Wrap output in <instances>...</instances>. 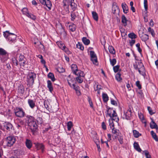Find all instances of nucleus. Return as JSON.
<instances>
[{
    "instance_id": "f704fd0d",
    "label": "nucleus",
    "mask_w": 158,
    "mask_h": 158,
    "mask_svg": "<svg viewBox=\"0 0 158 158\" xmlns=\"http://www.w3.org/2000/svg\"><path fill=\"white\" fill-rule=\"evenodd\" d=\"M116 80L118 81H120L122 78L121 77V74L120 73H118L115 75V76Z\"/></svg>"
},
{
    "instance_id": "9b49d317",
    "label": "nucleus",
    "mask_w": 158,
    "mask_h": 158,
    "mask_svg": "<svg viewBox=\"0 0 158 158\" xmlns=\"http://www.w3.org/2000/svg\"><path fill=\"white\" fill-rule=\"evenodd\" d=\"M73 73L77 75L78 77H84L85 75L83 71L78 69L75 72H74V73Z\"/></svg>"
},
{
    "instance_id": "69168bd1",
    "label": "nucleus",
    "mask_w": 158,
    "mask_h": 158,
    "mask_svg": "<svg viewBox=\"0 0 158 158\" xmlns=\"http://www.w3.org/2000/svg\"><path fill=\"white\" fill-rule=\"evenodd\" d=\"M88 100L90 106L92 108H93V103L91 98L89 97H88Z\"/></svg>"
},
{
    "instance_id": "7ed1b4c3",
    "label": "nucleus",
    "mask_w": 158,
    "mask_h": 158,
    "mask_svg": "<svg viewBox=\"0 0 158 158\" xmlns=\"http://www.w3.org/2000/svg\"><path fill=\"white\" fill-rule=\"evenodd\" d=\"M107 115L110 118V119H114V120L118 122L119 121V118L115 110L112 108H109L107 110Z\"/></svg>"
},
{
    "instance_id": "2eb2a0df",
    "label": "nucleus",
    "mask_w": 158,
    "mask_h": 158,
    "mask_svg": "<svg viewBox=\"0 0 158 158\" xmlns=\"http://www.w3.org/2000/svg\"><path fill=\"white\" fill-rule=\"evenodd\" d=\"M0 58L2 62H5L9 58L8 53L5 55H3L0 56Z\"/></svg>"
},
{
    "instance_id": "13d9d810",
    "label": "nucleus",
    "mask_w": 158,
    "mask_h": 158,
    "mask_svg": "<svg viewBox=\"0 0 158 158\" xmlns=\"http://www.w3.org/2000/svg\"><path fill=\"white\" fill-rule=\"evenodd\" d=\"M71 19L72 21H73L76 17V16L73 11L71 12Z\"/></svg>"
},
{
    "instance_id": "ea45409f",
    "label": "nucleus",
    "mask_w": 158,
    "mask_h": 158,
    "mask_svg": "<svg viewBox=\"0 0 158 158\" xmlns=\"http://www.w3.org/2000/svg\"><path fill=\"white\" fill-rule=\"evenodd\" d=\"M119 131L116 129L114 127L112 129V132L113 134H116L117 135H118L119 134Z\"/></svg>"
},
{
    "instance_id": "423d86ee",
    "label": "nucleus",
    "mask_w": 158,
    "mask_h": 158,
    "mask_svg": "<svg viewBox=\"0 0 158 158\" xmlns=\"http://www.w3.org/2000/svg\"><path fill=\"white\" fill-rule=\"evenodd\" d=\"M14 112L15 115L18 117L23 118L25 115V113L22 108L16 107L14 109Z\"/></svg>"
},
{
    "instance_id": "2f4dec72",
    "label": "nucleus",
    "mask_w": 158,
    "mask_h": 158,
    "mask_svg": "<svg viewBox=\"0 0 158 158\" xmlns=\"http://www.w3.org/2000/svg\"><path fill=\"white\" fill-rule=\"evenodd\" d=\"M71 67L73 73H74V72H75L77 70V66L75 64H72L71 66Z\"/></svg>"
},
{
    "instance_id": "774afa93",
    "label": "nucleus",
    "mask_w": 158,
    "mask_h": 158,
    "mask_svg": "<svg viewBox=\"0 0 158 158\" xmlns=\"http://www.w3.org/2000/svg\"><path fill=\"white\" fill-rule=\"evenodd\" d=\"M94 88L95 91L100 90L101 89V86L98 85H95L94 86Z\"/></svg>"
},
{
    "instance_id": "72a5a7b5",
    "label": "nucleus",
    "mask_w": 158,
    "mask_h": 158,
    "mask_svg": "<svg viewBox=\"0 0 158 158\" xmlns=\"http://www.w3.org/2000/svg\"><path fill=\"white\" fill-rule=\"evenodd\" d=\"M69 29L72 31H74L76 29V26L74 24L69 26Z\"/></svg>"
},
{
    "instance_id": "0eeeda50",
    "label": "nucleus",
    "mask_w": 158,
    "mask_h": 158,
    "mask_svg": "<svg viewBox=\"0 0 158 158\" xmlns=\"http://www.w3.org/2000/svg\"><path fill=\"white\" fill-rule=\"evenodd\" d=\"M123 119L129 120L131 118V112L130 110L125 109L124 111V114L122 116Z\"/></svg>"
},
{
    "instance_id": "f3484780",
    "label": "nucleus",
    "mask_w": 158,
    "mask_h": 158,
    "mask_svg": "<svg viewBox=\"0 0 158 158\" xmlns=\"http://www.w3.org/2000/svg\"><path fill=\"white\" fill-rule=\"evenodd\" d=\"M47 87L48 88L49 91L52 93L53 90V87L52 85V83L50 80H48L47 81Z\"/></svg>"
},
{
    "instance_id": "8fccbe9b",
    "label": "nucleus",
    "mask_w": 158,
    "mask_h": 158,
    "mask_svg": "<svg viewBox=\"0 0 158 158\" xmlns=\"http://www.w3.org/2000/svg\"><path fill=\"white\" fill-rule=\"evenodd\" d=\"M82 77H76V80L77 81L80 83H82L83 79L82 78Z\"/></svg>"
},
{
    "instance_id": "6e6552de",
    "label": "nucleus",
    "mask_w": 158,
    "mask_h": 158,
    "mask_svg": "<svg viewBox=\"0 0 158 158\" xmlns=\"http://www.w3.org/2000/svg\"><path fill=\"white\" fill-rule=\"evenodd\" d=\"M16 35L14 34L10 33L9 35L8 40L10 42H13L16 39Z\"/></svg>"
},
{
    "instance_id": "4c0bfd02",
    "label": "nucleus",
    "mask_w": 158,
    "mask_h": 158,
    "mask_svg": "<svg viewBox=\"0 0 158 158\" xmlns=\"http://www.w3.org/2000/svg\"><path fill=\"white\" fill-rule=\"evenodd\" d=\"M133 133L134 136L135 138H138L141 135V134H139L138 131L135 130H133Z\"/></svg>"
},
{
    "instance_id": "e433bc0d",
    "label": "nucleus",
    "mask_w": 158,
    "mask_h": 158,
    "mask_svg": "<svg viewBox=\"0 0 158 158\" xmlns=\"http://www.w3.org/2000/svg\"><path fill=\"white\" fill-rule=\"evenodd\" d=\"M113 120H114V119H110L109 120V126L111 129L114 127V123L113 122Z\"/></svg>"
},
{
    "instance_id": "a18cd8bd",
    "label": "nucleus",
    "mask_w": 158,
    "mask_h": 158,
    "mask_svg": "<svg viewBox=\"0 0 158 158\" xmlns=\"http://www.w3.org/2000/svg\"><path fill=\"white\" fill-rule=\"evenodd\" d=\"M146 158H151V156L149 153V152L147 150H145L143 151Z\"/></svg>"
},
{
    "instance_id": "473e14b6",
    "label": "nucleus",
    "mask_w": 158,
    "mask_h": 158,
    "mask_svg": "<svg viewBox=\"0 0 158 158\" xmlns=\"http://www.w3.org/2000/svg\"><path fill=\"white\" fill-rule=\"evenodd\" d=\"M92 15L94 19L96 21H97L98 20V16L96 12L94 11L92 12Z\"/></svg>"
},
{
    "instance_id": "dca6fc26",
    "label": "nucleus",
    "mask_w": 158,
    "mask_h": 158,
    "mask_svg": "<svg viewBox=\"0 0 158 158\" xmlns=\"http://www.w3.org/2000/svg\"><path fill=\"white\" fill-rule=\"evenodd\" d=\"M72 88H73L76 91V93L78 95H80L81 94L79 86L76 85V84H75L74 85L72 86Z\"/></svg>"
},
{
    "instance_id": "4468645a",
    "label": "nucleus",
    "mask_w": 158,
    "mask_h": 158,
    "mask_svg": "<svg viewBox=\"0 0 158 158\" xmlns=\"http://www.w3.org/2000/svg\"><path fill=\"white\" fill-rule=\"evenodd\" d=\"M28 103L31 108L33 109L35 106V101L33 100L29 99L28 100Z\"/></svg>"
},
{
    "instance_id": "6ab92c4d",
    "label": "nucleus",
    "mask_w": 158,
    "mask_h": 158,
    "mask_svg": "<svg viewBox=\"0 0 158 158\" xmlns=\"http://www.w3.org/2000/svg\"><path fill=\"white\" fill-rule=\"evenodd\" d=\"M27 148L30 149L32 146V143L31 141L29 139H27L25 142Z\"/></svg>"
},
{
    "instance_id": "0e129e2a",
    "label": "nucleus",
    "mask_w": 158,
    "mask_h": 158,
    "mask_svg": "<svg viewBox=\"0 0 158 158\" xmlns=\"http://www.w3.org/2000/svg\"><path fill=\"white\" fill-rule=\"evenodd\" d=\"M24 60H26V58H25L24 56L22 55H20L19 57V62Z\"/></svg>"
},
{
    "instance_id": "79ce46f5",
    "label": "nucleus",
    "mask_w": 158,
    "mask_h": 158,
    "mask_svg": "<svg viewBox=\"0 0 158 158\" xmlns=\"http://www.w3.org/2000/svg\"><path fill=\"white\" fill-rule=\"evenodd\" d=\"M128 37L132 39H135L136 38L137 36L133 33H131L128 35Z\"/></svg>"
},
{
    "instance_id": "bb28decb",
    "label": "nucleus",
    "mask_w": 158,
    "mask_h": 158,
    "mask_svg": "<svg viewBox=\"0 0 158 158\" xmlns=\"http://www.w3.org/2000/svg\"><path fill=\"white\" fill-rule=\"evenodd\" d=\"M56 44L62 50L64 49V48L65 46V45L61 41L57 42Z\"/></svg>"
},
{
    "instance_id": "58836bf2",
    "label": "nucleus",
    "mask_w": 158,
    "mask_h": 158,
    "mask_svg": "<svg viewBox=\"0 0 158 158\" xmlns=\"http://www.w3.org/2000/svg\"><path fill=\"white\" fill-rule=\"evenodd\" d=\"M7 53H8L4 49L0 48V57Z\"/></svg>"
},
{
    "instance_id": "9d476101",
    "label": "nucleus",
    "mask_w": 158,
    "mask_h": 158,
    "mask_svg": "<svg viewBox=\"0 0 158 158\" xmlns=\"http://www.w3.org/2000/svg\"><path fill=\"white\" fill-rule=\"evenodd\" d=\"M68 83L70 86L72 87V86L75 84L74 79V78L70 79V75H69L67 79Z\"/></svg>"
},
{
    "instance_id": "6e6d98bb",
    "label": "nucleus",
    "mask_w": 158,
    "mask_h": 158,
    "mask_svg": "<svg viewBox=\"0 0 158 158\" xmlns=\"http://www.w3.org/2000/svg\"><path fill=\"white\" fill-rule=\"evenodd\" d=\"M91 60L93 62V63L94 64H98V60L97 57H95V58H91Z\"/></svg>"
},
{
    "instance_id": "5701e85b",
    "label": "nucleus",
    "mask_w": 158,
    "mask_h": 158,
    "mask_svg": "<svg viewBox=\"0 0 158 158\" xmlns=\"http://www.w3.org/2000/svg\"><path fill=\"white\" fill-rule=\"evenodd\" d=\"M36 146L38 150L41 149L42 152L43 151L44 147V146L43 144L37 143Z\"/></svg>"
},
{
    "instance_id": "cd10ccee",
    "label": "nucleus",
    "mask_w": 158,
    "mask_h": 158,
    "mask_svg": "<svg viewBox=\"0 0 158 158\" xmlns=\"http://www.w3.org/2000/svg\"><path fill=\"white\" fill-rule=\"evenodd\" d=\"M151 134L152 135V137L156 142L158 141V138L157 137L156 135L153 131H151Z\"/></svg>"
},
{
    "instance_id": "f03ea898",
    "label": "nucleus",
    "mask_w": 158,
    "mask_h": 158,
    "mask_svg": "<svg viewBox=\"0 0 158 158\" xmlns=\"http://www.w3.org/2000/svg\"><path fill=\"white\" fill-rule=\"evenodd\" d=\"M28 125L30 127V129L33 132H35L37 128L36 121L34 118L31 116L27 117Z\"/></svg>"
},
{
    "instance_id": "338daca9",
    "label": "nucleus",
    "mask_w": 158,
    "mask_h": 158,
    "mask_svg": "<svg viewBox=\"0 0 158 158\" xmlns=\"http://www.w3.org/2000/svg\"><path fill=\"white\" fill-rule=\"evenodd\" d=\"M136 46L137 48V49L139 52L140 53H141L142 52V50L140 48V44L139 43H138L136 44Z\"/></svg>"
},
{
    "instance_id": "ddd939ff",
    "label": "nucleus",
    "mask_w": 158,
    "mask_h": 158,
    "mask_svg": "<svg viewBox=\"0 0 158 158\" xmlns=\"http://www.w3.org/2000/svg\"><path fill=\"white\" fill-rule=\"evenodd\" d=\"M152 121L150 123V127L152 129H158V127L156 123L154 121L153 119H151Z\"/></svg>"
},
{
    "instance_id": "393cba45",
    "label": "nucleus",
    "mask_w": 158,
    "mask_h": 158,
    "mask_svg": "<svg viewBox=\"0 0 158 158\" xmlns=\"http://www.w3.org/2000/svg\"><path fill=\"white\" fill-rule=\"evenodd\" d=\"M140 38L142 41L145 42L148 39L149 36L148 35L144 34L142 35Z\"/></svg>"
},
{
    "instance_id": "7c9ffc66",
    "label": "nucleus",
    "mask_w": 158,
    "mask_h": 158,
    "mask_svg": "<svg viewBox=\"0 0 158 158\" xmlns=\"http://www.w3.org/2000/svg\"><path fill=\"white\" fill-rule=\"evenodd\" d=\"M119 10L118 7L115 5H113L112 6V11L113 14H115L116 13V11Z\"/></svg>"
},
{
    "instance_id": "c756f323",
    "label": "nucleus",
    "mask_w": 158,
    "mask_h": 158,
    "mask_svg": "<svg viewBox=\"0 0 158 158\" xmlns=\"http://www.w3.org/2000/svg\"><path fill=\"white\" fill-rule=\"evenodd\" d=\"M48 78L51 79L52 81H54L55 80V78L54 77V76L53 73H49L48 75Z\"/></svg>"
},
{
    "instance_id": "b1692460",
    "label": "nucleus",
    "mask_w": 158,
    "mask_h": 158,
    "mask_svg": "<svg viewBox=\"0 0 158 158\" xmlns=\"http://www.w3.org/2000/svg\"><path fill=\"white\" fill-rule=\"evenodd\" d=\"M102 97L104 102H106L109 100V97L107 94L106 93L102 94Z\"/></svg>"
},
{
    "instance_id": "a19ab883",
    "label": "nucleus",
    "mask_w": 158,
    "mask_h": 158,
    "mask_svg": "<svg viewBox=\"0 0 158 158\" xmlns=\"http://www.w3.org/2000/svg\"><path fill=\"white\" fill-rule=\"evenodd\" d=\"M73 126V125L71 121L67 123V126L68 130L69 131H70Z\"/></svg>"
},
{
    "instance_id": "de8ad7c7",
    "label": "nucleus",
    "mask_w": 158,
    "mask_h": 158,
    "mask_svg": "<svg viewBox=\"0 0 158 158\" xmlns=\"http://www.w3.org/2000/svg\"><path fill=\"white\" fill-rule=\"evenodd\" d=\"M110 64L112 66H114L116 63V59L115 58L113 59H110Z\"/></svg>"
},
{
    "instance_id": "5fc2aeb1",
    "label": "nucleus",
    "mask_w": 158,
    "mask_h": 158,
    "mask_svg": "<svg viewBox=\"0 0 158 158\" xmlns=\"http://www.w3.org/2000/svg\"><path fill=\"white\" fill-rule=\"evenodd\" d=\"M90 56L91 58H95V57H97L94 51H90Z\"/></svg>"
},
{
    "instance_id": "680f3d73",
    "label": "nucleus",
    "mask_w": 158,
    "mask_h": 158,
    "mask_svg": "<svg viewBox=\"0 0 158 158\" xmlns=\"http://www.w3.org/2000/svg\"><path fill=\"white\" fill-rule=\"evenodd\" d=\"M147 108L150 115H152L155 113V112H153L152 108L150 106H148Z\"/></svg>"
},
{
    "instance_id": "c9c22d12",
    "label": "nucleus",
    "mask_w": 158,
    "mask_h": 158,
    "mask_svg": "<svg viewBox=\"0 0 158 158\" xmlns=\"http://www.w3.org/2000/svg\"><path fill=\"white\" fill-rule=\"evenodd\" d=\"M108 49L110 53L112 54H114L115 53V51L114 48L112 46H109L108 47Z\"/></svg>"
},
{
    "instance_id": "603ef678",
    "label": "nucleus",
    "mask_w": 158,
    "mask_h": 158,
    "mask_svg": "<svg viewBox=\"0 0 158 158\" xmlns=\"http://www.w3.org/2000/svg\"><path fill=\"white\" fill-rule=\"evenodd\" d=\"M148 31L150 32L152 36L153 37L155 36V33L153 29H152L150 27H149L148 29Z\"/></svg>"
},
{
    "instance_id": "1a4fd4ad",
    "label": "nucleus",
    "mask_w": 158,
    "mask_h": 158,
    "mask_svg": "<svg viewBox=\"0 0 158 158\" xmlns=\"http://www.w3.org/2000/svg\"><path fill=\"white\" fill-rule=\"evenodd\" d=\"M140 66H141L140 68H139L138 67V65H134V68L135 69H138V71L140 74H142V71L140 70V69L141 70H142L143 71H144V67L143 66V64L141 62H140Z\"/></svg>"
},
{
    "instance_id": "864d4df0",
    "label": "nucleus",
    "mask_w": 158,
    "mask_h": 158,
    "mask_svg": "<svg viewBox=\"0 0 158 158\" xmlns=\"http://www.w3.org/2000/svg\"><path fill=\"white\" fill-rule=\"evenodd\" d=\"M27 16L29 18H30L31 19L35 20L36 19V17L34 15L32 14H31L29 13L28 14V15Z\"/></svg>"
},
{
    "instance_id": "3c124183",
    "label": "nucleus",
    "mask_w": 158,
    "mask_h": 158,
    "mask_svg": "<svg viewBox=\"0 0 158 158\" xmlns=\"http://www.w3.org/2000/svg\"><path fill=\"white\" fill-rule=\"evenodd\" d=\"M76 47L77 48L81 50H84V48L83 46H82V44H81L79 43L76 45Z\"/></svg>"
},
{
    "instance_id": "37998d69",
    "label": "nucleus",
    "mask_w": 158,
    "mask_h": 158,
    "mask_svg": "<svg viewBox=\"0 0 158 158\" xmlns=\"http://www.w3.org/2000/svg\"><path fill=\"white\" fill-rule=\"evenodd\" d=\"M22 11L24 15L27 16L29 13H28V10L27 8H24L22 10Z\"/></svg>"
},
{
    "instance_id": "4d7b16f0",
    "label": "nucleus",
    "mask_w": 158,
    "mask_h": 158,
    "mask_svg": "<svg viewBox=\"0 0 158 158\" xmlns=\"http://www.w3.org/2000/svg\"><path fill=\"white\" fill-rule=\"evenodd\" d=\"M144 6L146 11L148 10V2L147 0H144Z\"/></svg>"
},
{
    "instance_id": "052dcab7",
    "label": "nucleus",
    "mask_w": 158,
    "mask_h": 158,
    "mask_svg": "<svg viewBox=\"0 0 158 158\" xmlns=\"http://www.w3.org/2000/svg\"><path fill=\"white\" fill-rule=\"evenodd\" d=\"M10 33L9 31H6L4 33L3 35L5 38L8 39L9 37V35H10Z\"/></svg>"
},
{
    "instance_id": "aec40b11",
    "label": "nucleus",
    "mask_w": 158,
    "mask_h": 158,
    "mask_svg": "<svg viewBox=\"0 0 158 158\" xmlns=\"http://www.w3.org/2000/svg\"><path fill=\"white\" fill-rule=\"evenodd\" d=\"M121 22L124 26L127 25V20L124 15H123L121 17Z\"/></svg>"
},
{
    "instance_id": "a878e982",
    "label": "nucleus",
    "mask_w": 158,
    "mask_h": 158,
    "mask_svg": "<svg viewBox=\"0 0 158 158\" xmlns=\"http://www.w3.org/2000/svg\"><path fill=\"white\" fill-rule=\"evenodd\" d=\"M18 90L19 93L23 94L24 92V88L23 85H20L18 87Z\"/></svg>"
},
{
    "instance_id": "39448f33",
    "label": "nucleus",
    "mask_w": 158,
    "mask_h": 158,
    "mask_svg": "<svg viewBox=\"0 0 158 158\" xmlns=\"http://www.w3.org/2000/svg\"><path fill=\"white\" fill-rule=\"evenodd\" d=\"M15 139L14 137L9 136L6 137L3 143L8 147H11L15 143Z\"/></svg>"
},
{
    "instance_id": "49530a36",
    "label": "nucleus",
    "mask_w": 158,
    "mask_h": 158,
    "mask_svg": "<svg viewBox=\"0 0 158 158\" xmlns=\"http://www.w3.org/2000/svg\"><path fill=\"white\" fill-rule=\"evenodd\" d=\"M13 63L14 64L17 65L18 64V62L16 58L14 57L12 58Z\"/></svg>"
},
{
    "instance_id": "09e8293b",
    "label": "nucleus",
    "mask_w": 158,
    "mask_h": 158,
    "mask_svg": "<svg viewBox=\"0 0 158 158\" xmlns=\"http://www.w3.org/2000/svg\"><path fill=\"white\" fill-rule=\"evenodd\" d=\"M48 104L49 103L48 101H45L44 102V107L47 110H49V109Z\"/></svg>"
},
{
    "instance_id": "20e7f679",
    "label": "nucleus",
    "mask_w": 158,
    "mask_h": 158,
    "mask_svg": "<svg viewBox=\"0 0 158 158\" xmlns=\"http://www.w3.org/2000/svg\"><path fill=\"white\" fill-rule=\"evenodd\" d=\"M36 77V74L34 73H29L27 77V82L28 85H32L34 83L35 79Z\"/></svg>"
},
{
    "instance_id": "f257e3e1",
    "label": "nucleus",
    "mask_w": 158,
    "mask_h": 158,
    "mask_svg": "<svg viewBox=\"0 0 158 158\" xmlns=\"http://www.w3.org/2000/svg\"><path fill=\"white\" fill-rule=\"evenodd\" d=\"M76 0H63V5L64 8L69 10V6H70L73 11L75 10L77 7V4Z\"/></svg>"
},
{
    "instance_id": "412c9836",
    "label": "nucleus",
    "mask_w": 158,
    "mask_h": 158,
    "mask_svg": "<svg viewBox=\"0 0 158 158\" xmlns=\"http://www.w3.org/2000/svg\"><path fill=\"white\" fill-rule=\"evenodd\" d=\"M134 148L139 152H140L141 151V149L140 148L139 146L138 143L135 142L134 143Z\"/></svg>"
},
{
    "instance_id": "e2e57ef3",
    "label": "nucleus",
    "mask_w": 158,
    "mask_h": 158,
    "mask_svg": "<svg viewBox=\"0 0 158 158\" xmlns=\"http://www.w3.org/2000/svg\"><path fill=\"white\" fill-rule=\"evenodd\" d=\"M62 50H63L68 54H70L71 53V52L69 51V49L67 48H66L65 46L64 48V49H63Z\"/></svg>"
},
{
    "instance_id": "bf43d9fd",
    "label": "nucleus",
    "mask_w": 158,
    "mask_h": 158,
    "mask_svg": "<svg viewBox=\"0 0 158 158\" xmlns=\"http://www.w3.org/2000/svg\"><path fill=\"white\" fill-rule=\"evenodd\" d=\"M119 67L120 66L119 65H117L115 66H114L113 69L115 73H116L118 72L119 68Z\"/></svg>"
},
{
    "instance_id": "c85d7f7f",
    "label": "nucleus",
    "mask_w": 158,
    "mask_h": 158,
    "mask_svg": "<svg viewBox=\"0 0 158 158\" xmlns=\"http://www.w3.org/2000/svg\"><path fill=\"white\" fill-rule=\"evenodd\" d=\"M82 41L84 44L86 45H88L90 43L89 40L85 37H83L82 38Z\"/></svg>"
},
{
    "instance_id": "4be33fe9",
    "label": "nucleus",
    "mask_w": 158,
    "mask_h": 158,
    "mask_svg": "<svg viewBox=\"0 0 158 158\" xmlns=\"http://www.w3.org/2000/svg\"><path fill=\"white\" fill-rule=\"evenodd\" d=\"M48 8L49 10L51 9V7L52 6L51 2L49 0H46L45 5Z\"/></svg>"
},
{
    "instance_id": "a211bd4d",
    "label": "nucleus",
    "mask_w": 158,
    "mask_h": 158,
    "mask_svg": "<svg viewBox=\"0 0 158 158\" xmlns=\"http://www.w3.org/2000/svg\"><path fill=\"white\" fill-rule=\"evenodd\" d=\"M5 128L8 131L12 130L13 128V126L10 123H6L4 125Z\"/></svg>"
},
{
    "instance_id": "f8f14e48",
    "label": "nucleus",
    "mask_w": 158,
    "mask_h": 158,
    "mask_svg": "<svg viewBox=\"0 0 158 158\" xmlns=\"http://www.w3.org/2000/svg\"><path fill=\"white\" fill-rule=\"evenodd\" d=\"M122 6L123 12L127 14L128 12V7L125 3H123L122 4Z\"/></svg>"
},
{
    "instance_id": "c03bdc74",
    "label": "nucleus",
    "mask_w": 158,
    "mask_h": 158,
    "mask_svg": "<svg viewBox=\"0 0 158 158\" xmlns=\"http://www.w3.org/2000/svg\"><path fill=\"white\" fill-rule=\"evenodd\" d=\"M37 44H38L36 46H38L40 48L43 50H44V46L43 44H42L40 42H37Z\"/></svg>"
}]
</instances>
